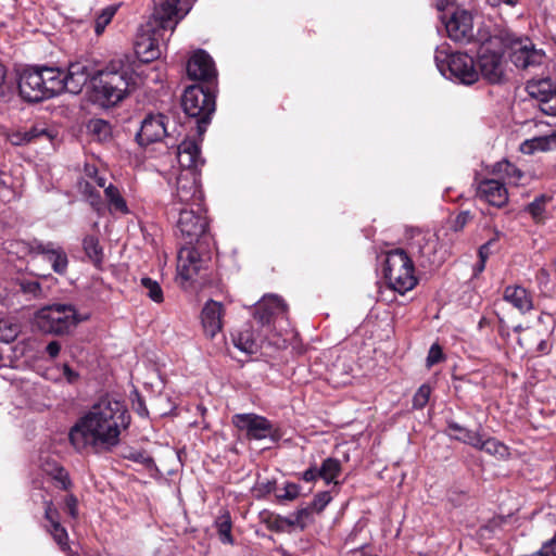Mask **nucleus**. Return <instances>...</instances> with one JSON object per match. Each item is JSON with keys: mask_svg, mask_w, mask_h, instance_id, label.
Wrapping results in <instances>:
<instances>
[{"mask_svg": "<svg viewBox=\"0 0 556 556\" xmlns=\"http://www.w3.org/2000/svg\"><path fill=\"white\" fill-rule=\"evenodd\" d=\"M46 519L49 521L48 530L52 534L54 541L58 543L60 548L67 553L68 556H74L70 553V546L67 544L68 535L64 527L58 521V511L52 507V503H48L46 507Z\"/></svg>", "mask_w": 556, "mask_h": 556, "instance_id": "obj_27", "label": "nucleus"}, {"mask_svg": "<svg viewBox=\"0 0 556 556\" xmlns=\"http://www.w3.org/2000/svg\"><path fill=\"white\" fill-rule=\"evenodd\" d=\"M46 135V130L31 127L28 130L15 129L8 132L7 138L13 146H22L30 142L33 139Z\"/></svg>", "mask_w": 556, "mask_h": 556, "instance_id": "obj_38", "label": "nucleus"}, {"mask_svg": "<svg viewBox=\"0 0 556 556\" xmlns=\"http://www.w3.org/2000/svg\"><path fill=\"white\" fill-rule=\"evenodd\" d=\"M526 89L546 115H556V85L549 78L531 79Z\"/></svg>", "mask_w": 556, "mask_h": 556, "instance_id": "obj_16", "label": "nucleus"}, {"mask_svg": "<svg viewBox=\"0 0 556 556\" xmlns=\"http://www.w3.org/2000/svg\"><path fill=\"white\" fill-rule=\"evenodd\" d=\"M313 513H315V510L313 509V507L309 504L307 507L301 508L295 513L294 520H289L287 522L290 526L299 525V526H301V528H304L306 525V521L312 517Z\"/></svg>", "mask_w": 556, "mask_h": 556, "instance_id": "obj_49", "label": "nucleus"}, {"mask_svg": "<svg viewBox=\"0 0 556 556\" xmlns=\"http://www.w3.org/2000/svg\"><path fill=\"white\" fill-rule=\"evenodd\" d=\"M178 212L177 229L187 244H192L205 233L207 229V219L204 211L199 206L175 207Z\"/></svg>", "mask_w": 556, "mask_h": 556, "instance_id": "obj_14", "label": "nucleus"}, {"mask_svg": "<svg viewBox=\"0 0 556 556\" xmlns=\"http://www.w3.org/2000/svg\"><path fill=\"white\" fill-rule=\"evenodd\" d=\"M478 65L480 74L491 84L502 83L505 76L504 46L502 36H491L479 30Z\"/></svg>", "mask_w": 556, "mask_h": 556, "instance_id": "obj_6", "label": "nucleus"}, {"mask_svg": "<svg viewBox=\"0 0 556 556\" xmlns=\"http://www.w3.org/2000/svg\"><path fill=\"white\" fill-rule=\"evenodd\" d=\"M177 162L178 168H173L172 172H187L191 169L193 173H199V167L204 164L199 144L194 140L182 141L177 149Z\"/></svg>", "mask_w": 556, "mask_h": 556, "instance_id": "obj_23", "label": "nucleus"}, {"mask_svg": "<svg viewBox=\"0 0 556 556\" xmlns=\"http://www.w3.org/2000/svg\"><path fill=\"white\" fill-rule=\"evenodd\" d=\"M97 72L98 67L89 60L71 63L66 74L58 68L56 78L60 80L59 94L63 91L77 94L88 81L91 88H93V77L97 75Z\"/></svg>", "mask_w": 556, "mask_h": 556, "instance_id": "obj_12", "label": "nucleus"}, {"mask_svg": "<svg viewBox=\"0 0 556 556\" xmlns=\"http://www.w3.org/2000/svg\"><path fill=\"white\" fill-rule=\"evenodd\" d=\"M137 80L129 66L112 61L93 77L94 98L103 106L116 105L136 89Z\"/></svg>", "mask_w": 556, "mask_h": 556, "instance_id": "obj_3", "label": "nucleus"}, {"mask_svg": "<svg viewBox=\"0 0 556 556\" xmlns=\"http://www.w3.org/2000/svg\"><path fill=\"white\" fill-rule=\"evenodd\" d=\"M256 490L262 494H268L275 490V482L273 481H257Z\"/></svg>", "mask_w": 556, "mask_h": 556, "instance_id": "obj_59", "label": "nucleus"}, {"mask_svg": "<svg viewBox=\"0 0 556 556\" xmlns=\"http://www.w3.org/2000/svg\"><path fill=\"white\" fill-rule=\"evenodd\" d=\"M287 305L277 295H265L258 303L254 313V318L256 321L266 329L270 331L271 323H275V319L279 315H283L286 313Z\"/></svg>", "mask_w": 556, "mask_h": 556, "instance_id": "obj_19", "label": "nucleus"}, {"mask_svg": "<svg viewBox=\"0 0 556 556\" xmlns=\"http://www.w3.org/2000/svg\"><path fill=\"white\" fill-rule=\"evenodd\" d=\"M81 180H90L96 186L102 188L106 185V177L99 174L98 168L92 164H86L84 168V178Z\"/></svg>", "mask_w": 556, "mask_h": 556, "instance_id": "obj_45", "label": "nucleus"}, {"mask_svg": "<svg viewBox=\"0 0 556 556\" xmlns=\"http://www.w3.org/2000/svg\"><path fill=\"white\" fill-rule=\"evenodd\" d=\"M504 49L508 51L510 61L519 68L541 65L545 52L536 49L529 37H518L515 34L502 36Z\"/></svg>", "mask_w": 556, "mask_h": 556, "instance_id": "obj_11", "label": "nucleus"}, {"mask_svg": "<svg viewBox=\"0 0 556 556\" xmlns=\"http://www.w3.org/2000/svg\"><path fill=\"white\" fill-rule=\"evenodd\" d=\"M383 271L390 288L401 294L412 290L417 283L414 264L404 250L397 249L387 254Z\"/></svg>", "mask_w": 556, "mask_h": 556, "instance_id": "obj_7", "label": "nucleus"}, {"mask_svg": "<svg viewBox=\"0 0 556 556\" xmlns=\"http://www.w3.org/2000/svg\"><path fill=\"white\" fill-rule=\"evenodd\" d=\"M187 73L191 79L211 83L216 79L215 64L204 50L195 51L187 63Z\"/></svg>", "mask_w": 556, "mask_h": 556, "instance_id": "obj_20", "label": "nucleus"}, {"mask_svg": "<svg viewBox=\"0 0 556 556\" xmlns=\"http://www.w3.org/2000/svg\"><path fill=\"white\" fill-rule=\"evenodd\" d=\"M130 424V415L121 401L103 397L81 416L71 428L68 438L78 451L111 450L119 443V438Z\"/></svg>", "mask_w": 556, "mask_h": 556, "instance_id": "obj_1", "label": "nucleus"}, {"mask_svg": "<svg viewBox=\"0 0 556 556\" xmlns=\"http://www.w3.org/2000/svg\"><path fill=\"white\" fill-rule=\"evenodd\" d=\"M140 286L153 302L161 303L164 300L163 290L156 280L149 277H143L140 280Z\"/></svg>", "mask_w": 556, "mask_h": 556, "instance_id": "obj_41", "label": "nucleus"}, {"mask_svg": "<svg viewBox=\"0 0 556 556\" xmlns=\"http://www.w3.org/2000/svg\"><path fill=\"white\" fill-rule=\"evenodd\" d=\"M233 425L247 432L248 438L263 440L273 437L274 426L265 417L256 414H238L232 418Z\"/></svg>", "mask_w": 556, "mask_h": 556, "instance_id": "obj_18", "label": "nucleus"}, {"mask_svg": "<svg viewBox=\"0 0 556 556\" xmlns=\"http://www.w3.org/2000/svg\"><path fill=\"white\" fill-rule=\"evenodd\" d=\"M475 448L484 451L485 453L498 458H506L509 455L508 447L504 443L497 441L494 438L483 439L481 434Z\"/></svg>", "mask_w": 556, "mask_h": 556, "instance_id": "obj_35", "label": "nucleus"}, {"mask_svg": "<svg viewBox=\"0 0 556 556\" xmlns=\"http://www.w3.org/2000/svg\"><path fill=\"white\" fill-rule=\"evenodd\" d=\"M200 173H193L191 169L187 172H170L167 182L172 187L173 206L175 207H193L199 206L203 200L200 188Z\"/></svg>", "mask_w": 556, "mask_h": 556, "instance_id": "obj_8", "label": "nucleus"}, {"mask_svg": "<svg viewBox=\"0 0 556 556\" xmlns=\"http://www.w3.org/2000/svg\"><path fill=\"white\" fill-rule=\"evenodd\" d=\"M215 527L217 529L219 540L224 544H233V538L231 535L232 523L228 511H224L216 518Z\"/></svg>", "mask_w": 556, "mask_h": 556, "instance_id": "obj_40", "label": "nucleus"}, {"mask_svg": "<svg viewBox=\"0 0 556 556\" xmlns=\"http://www.w3.org/2000/svg\"><path fill=\"white\" fill-rule=\"evenodd\" d=\"M56 67H28L18 77L20 96L28 102H39L59 94Z\"/></svg>", "mask_w": 556, "mask_h": 556, "instance_id": "obj_4", "label": "nucleus"}, {"mask_svg": "<svg viewBox=\"0 0 556 556\" xmlns=\"http://www.w3.org/2000/svg\"><path fill=\"white\" fill-rule=\"evenodd\" d=\"M313 513H315V510L313 509V507L309 504L307 507L301 508L295 513L294 520H289L287 522L290 526L299 525V526H301V528H304L306 525V521L312 517Z\"/></svg>", "mask_w": 556, "mask_h": 556, "instance_id": "obj_48", "label": "nucleus"}, {"mask_svg": "<svg viewBox=\"0 0 556 556\" xmlns=\"http://www.w3.org/2000/svg\"><path fill=\"white\" fill-rule=\"evenodd\" d=\"M556 149V131L545 136L533 137L525 140L520 144V151L523 154H533L535 152H546Z\"/></svg>", "mask_w": 556, "mask_h": 556, "instance_id": "obj_30", "label": "nucleus"}, {"mask_svg": "<svg viewBox=\"0 0 556 556\" xmlns=\"http://www.w3.org/2000/svg\"><path fill=\"white\" fill-rule=\"evenodd\" d=\"M439 238L432 232L417 231L413 235L409 242L410 252L418 256L422 266L440 264L441 257H438Z\"/></svg>", "mask_w": 556, "mask_h": 556, "instance_id": "obj_15", "label": "nucleus"}, {"mask_svg": "<svg viewBox=\"0 0 556 556\" xmlns=\"http://www.w3.org/2000/svg\"><path fill=\"white\" fill-rule=\"evenodd\" d=\"M37 255H42L43 260L51 263L53 270L60 275L65 274L68 265V258L65 251L53 242H47L36 245Z\"/></svg>", "mask_w": 556, "mask_h": 556, "instance_id": "obj_25", "label": "nucleus"}, {"mask_svg": "<svg viewBox=\"0 0 556 556\" xmlns=\"http://www.w3.org/2000/svg\"><path fill=\"white\" fill-rule=\"evenodd\" d=\"M94 185L96 184L90 180H80L78 184L80 192L86 197L89 204L97 213L101 214L104 211V203L99 191L96 190Z\"/></svg>", "mask_w": 556, "mask_h": 556, "instance_id": "obj_37", "label": "nucleus"}, {"mask_svg": "<svg viewBox=\"0 0 556 556\" xmlns=\"http://www.w3.org/2000/svg\"><path fill=\"white\" fill-rule=\"evenodd\" d=\"M470 218H471V215L468 211L460 212L455 219V225H454L455 229L456 230L463 229L468 224Z\"/></svg>", "mask_w": 556, "mask_h": 556, "instance_id": "obj_56", "label": "nucleus"}, {"mask_svg": "<svg viewBox=\"0 0 556 556\" xmlns=\"http://www.w3.org/2000/svg\"><path fill=\"white\" fill-rule=\"evenodd\" d=\"M484 267H485V262L483 260L479 261V263L473 267V275L478 276L480 273H482L484 270Z\"/></svg>", "mask_w": 556, "mask_h": 556, "instance_id": "obj_63", "label": "nucleus"}, {"mask_svg": "<svg viewBox=\"0 0 556 556\" xmlns=\"http://www.w3.org/2000/svg\"><path fill=\"white\" fill-rule=\"evenodd\" d=\"M56 370L59 371V376L54 379L56 382L74 384L79 380V372L74 370L67 364L58 366Z\"/></svg>", "mask_w": 556, "mask_h": 556, "instance_id": "obj_44", "label": "nucleus"}, {"mask_svg": "<svg viewBox=\"0 0 556 556\" xmlns=\"http://www.w3.org/2000/svg\"><path fill=\"white\" fill-rule=\"evenodd\" d=\"M430 394H431V389L428 384L420 386L413 397L414 408H417V409L424 408L429 401Z\"/></svg>", "mask_w": 556, "mask_h": 556, "instance_id": "obj_47", "label": "nucleus"}, {"mask_svg": "<svg viewBox=\"0 0 556 556\" xmlns=\"http://www.w3.org/2000/svg\"><path fill=\"white\" fill-rule=\"evenodd\" d=\"M87 316H80L72 304L54 303L40 308L34 318L35 325L45 333L63 336L70 333Z\"/></svg>", "mask_w": 556, "mask_h": 556, "instance_id": "obj_5", "label": "nucleus"}, {"mask_svg": "<svg viewBox=\"0 0 556 556\" xmlns=\"http://www.w3.org/2000/svg\"><path fill=\"white\" fill-rule=\"evenodd\" d=\"M443 51L437 50L435 63L441 74L464 85H471L479 79V72L473 59L466 53H452L442 58Z\"/></svg>", "mask_w": 556, "mask_h": 556, "instance_id": "obj_10", "label": "nucleus"}, {"mask_svg": "<svg viewBox=\"0 0 556 556\" xmlns=\"http://www.w3.org/2000/svg\"><path fill=\"white\" fill-rule=\"evenodd\" d=\"M84 250L88 258L94 264L100 265L103 261V250L99 239L94 236H87L83 241Z\"/></svg>", "mask_w": 556, "mask_h": 556, "instance_id": "obj_39", "label": "nucleus"}, {"mask_svg": "<svg viewBox=\"0 0 556 556\" xmlns=\"http://www.w3.org/2000/svg\"><path fill=\"white\" fill-rule=\"evenodd\" d=\"M21 290L24 293L30 294L33 296H39L41 294L40 283L36 280H24L21 282Z\"/></svg>", "mask_w": 556, "mask_h": 556, "instance_id": "obj_52", "label": "nucleus"}, {"mask_svg": "<svg viewBox=\"0 0 556 556\" xmlns=\"http://www.w3.org/2000/svg\"><path fill=\"white\" fill-rule=\"evenodd\" d=\"M225 307L220 302L207 301L201 312V321L207 338L214 339L223 330Z\"/></svg>", "mask_w": 556, "mask_h": 556, "instance_id": "obj_22", "label": "nucleus"}, {"mask_svg": "<svg viewBox=\"0 0 556 556\" xmlns=\"http://www.w3.org/2000/svg\"><path fill=\"white\" fill-rule=\"evenodd\" d=\"M181 104L188 116L198 118L199 134L204 132L215 111L214 93L208 88L190 86L184 92Z\"/></svg>", "mask_w": 556, "mask_h": 556, "instance_id": "obj_9", "label": "nucleus"}, {"mask_svg": "<svg viewBox=\"0 0 556 556\" xmlns=\"http://www.w3.org/2000/svg\"><path fill=\"white\" fill-rule=\"evenodd\" d=\"M447 429L450 431V437L453 439L460 441L463 443L469 444L471 446H476L479 442L480 433L477 431L469 430L467 428L462 427L457 422H448Z\"/></svg>", "mask_w": 556, "mask_h": 556, "instance_id": "obj_36", "label": "nucleus"}, {"mask_svg": "<svg viewBox=\"0 0 556 556\" xmlns=\"http://www.w3.org/2000/svg\"><path fill=\"white\" fill-rule=\"evenodd\" d=\"M547 200L548 199L546 197L541 195L534 199V201H532L530 204H528L527 212L531 214L533 219L540 220L542 218L543 213L545 212V204Z\"/></svg>", "mask_w": 556, "mask_h": 556, "instance_id": "obj_46", "label": "nucleus"}, {"mask_svg": "<svg viewBox=\"0 0 556 556\" xmlns=\"http://www.w3.org/2000/svg\"><path fill=\"white\" fill-rule=\"evenodd\" d=\"M488 4H490L493 8H497L501 4H506V0H485Z\"/></svg>", "mask_w": 556, "mask_h": 556, "instance_id": "obj_64", "label": "nucleus"}, {"mask_svg": "<svg viewBox=\"0 0 556 556\" xmlns=\"http://www.w3.org/2000/svg\"><path fill=\"white\" fill-rule=\"evenodd\" d=\"M166 134L165 116L149 114L141 122L136 139L140 146H148L162 140Z\"/></svg>", "mask_w": 556, "mask_h": 556, "instance_id": "obj_21", "label": "nucleus"}, {"mask_svg": "<svg viewBox=\"0 0 556 556\" xmlns=\"http://www.w3.org/2000/svg\"><path fill=\"white\" fill-rule=\"evenodd\" d=\"M301 478L305 482H313L319 478V470L316 466H311L302 473Z\"/></svg>", "mask_w": 556, "mask_h": 556, "instance_id": "obj_57", "label": "nucleus"}, {"mask_svg": "<svg viewBox=\"0 0 556 556\" xmlns=\"http://www.w3.org/2000/svg\"><path fill=\"white\" fill-rule=\"evenodd\" d=\"M41 241H24V240H10L4 243V249L8 254L14 255L17 258H24L30 254L37 255V247Z\"/></svg>", "mask_w": 556, "mask_h": 556, "instance_id": "obj_33", "label": "nucleus"}, {"mask_svg": "<svg viewBox=\"0 0 556 556\" xmlns=\"http://www.w3.org/2000/svg\"><path fill=\"white\" fill-rule=\"evenodd\" d=\"M92 131L94 132H104V135H108L110 131L109 124L102 119H98L91 123L90 125Z\"/></svg>", "mask_w": 556, "mask_h": 556, "instance_id": "obj_60", "label": "nucleus"}, {"mask_svg": "<svg viewBox=\"0 0 556 556\" xmlns=\"http://www.w3.org/2000/svg\"><path fill=\"white\" fill-rule=\"evenodd\" d=\"M331 495L328 491L319 492L314 496L311 506L315 513H320L330 503Z\"/></svg>", "mask_w": 556, "mask_h": 556, "instance_id": "obj_50", "label": "nucleus"}, {"mask_svg": "<svg viewBox=\"0 0 556 556\" xmlns=\"http://www.w3.org/2000/svg\"><path fill=\"white\" fill-rule=\"evenodd\" d=\"M42 471L50 476L55 485L62 490H68L72 485L68 472L54 460H46L41 464Z\"/></svg>", "mask_w": 556, "mask_h": 556, "instance_id": "obj_32", "label": "nucleus"}, {"mask_svg": "<svg viewBox=\"0 0 556 556\" xmlns=\"http://www.w3.org/2000/svg\"><path fill=\"white\" fill-rule=\"evenodd\" d=\"M441 361H443L442 349L439 344H432L427 356V366L431 367Z\"/></svg>", "mask_w": 556, "mask_h": 556, "instance_id": "obj_53", "label": "nucleus"}, {"mask_svg": "<svg viewBox=\"0 0 556 556\" xmlns=\"http://www.w3.org/2000/svg\"><path fill=\"white\" fill-rule=\"evenodd\" d=\"M479 195L491 205L502 207L508 201V192L500 179H484L478 186Z\"/></svg>", "mask_w": 556, "mask_h": 556, "instance_id": "obj_24", "label": "nucleus"}, {"mask_svg": "<svg viewBox=\"0 0 556 556\" xmlns=\"http://www.w3.org/2000/svg\"><path fill=\"white\" fill-rule=\"evenodd\" d=\"M232 342L238 350L245 354H255L261 348L260 336H255L249 325L232 334Z\"/></svg>", "mask_w": 556, "mask_h": 556, "instance_id": "obj_28", "label": "nucleus"}, {"mask_svg": "<svg viewBox=\"0 0 556 556\" xmlns=\"http://www.w3.org/2000/svg\"><path fill=\"white\" fill-rule=\"evenodd\" d=\"M493 173L497 179L503 180L504 185H518L523 177V173L506 160L497 162L493 167Z\"/></svg>", "mask_w": 556, "mask_h": 556, "instance_id": "obj_31", "label": "nucleus"}, {"mask_svg": "<svg viewBox=\"0 0 556 556\" xmlns=\"http://www.w3.org/2000/svg\"><path fill=\"white\" fill-rule=\"evenodd\" d=\"M77 503V498L73 494L67 495L65 498V509L72 518H76L78 516Z\"/></svg>", "mask_w": 556, "mask_h": 556, "instance_id": "obj_55", "label": "nucleus"}, {"mask_svg": "<svg viewBox=\"0 0 556 556\" xmlns=\"http://www.w3.org/2000/svg\"><path fill=\"white\" fill-rule=\"evenodd\" d=\"M116 11L117 7L109 5L97 15L94 22V31L97 35H101L104 31L105 27L111 23Z\"/></svg>", "mask_w": 556, "mask_h": 556, "instance_id": "obj_43", "label": "nucleus"}, {"mask_svg": "<svg viewBox=\"0 0 556 556\" xmlns=\"http://www.w3.org/2000/svg\"><path fill=\"white\" fill-rule=\"evenodd\" d=\"M12 94V90L10 87L5 85V70L2 64H0V101L7 102L10 100Z\"/></svg>", "mask_w": 556, "mask_h": 556, "instance_id": "obj_54", "label": "nucleus"}, {"mask_svg": "<svg viewBox=\"0 0 556 556\" xmlns=\"http://www.w3.org/2000/svg\"><path fill=\"white\" fill-rule=\"evenodd\" d=\"M206 271V261L199 252L189 245L182 247L177 256V280L186 288L195 282L198 278H204Z\"/></svg>", "mask_w": 556, "mask_h": 556, "instance_id": "obj_13", "label": "nucleus"}, {"mask_svg": "<svg viewBox=\"0 0 556 556\" xmlns=\"http://www.w3.org/2000/svg\"><path fill=\"white\" fill-rule=\"evenodd\" d=\"M194 0H159L147 29L135 42L136 54L143 62L157 59L177 24L190 11Z\"/></svg>", "mask_w": 556, "mask_h": 556, "instance_id": "obj_2", "label": "nucleus"}, {"mask_svg": "<svg viewBox=\"0 0 556 556\" xmlns=\"http://www.w3.org/2000/svg\"><path fill=\"white\" fill-rule=\"evenodd\" d=\"M319 478L325 481L326 484H338V477L341 473L342 467L339 459L328 457L324 459L321 466L318 468Z\"/></svg>", "mask_w": 556, "mask_h": 556, "instance_id": "obj_34", "label": "nucleus"}, {"mask_svg": "<svg viewBox=\"0 0 556 556\" xmlns=\"http://www.w3.org/2000/svg\"><path fill=\"white\" fill-rule=\"evenodd\" d=\"M489 245H490V242H488V243H485V244L480 247V249H479V258H480V261L483 260L484 262H486V258L489 256Z\"/></svg>", "mask_w": 556, "mask_h": 556, "instance_id": "obj_62", "label": "nucleus"}, {"mask_svg": "<svg viewBox=\"0 0 556 556\" xmlns=\"http://www.w3.org/2000/svg\"><path fill=\"white\" fill-rule=\"evenodd\" d=\"M300 494V486L295 483H287L283 491L277 495L280 501H292Z\"/></svg>", "mask_w": 556, "mask_h": 556, "instance_id": "obj_51", "label": "nucleus"}, {"mask_svg": "<svg viewBox=\"0 0 556 556\" xmlns=\"http://www.w3.org/2000/svg\"><path fill=\"white\" fill-rule=\"evenodd\" d=\"M60 351H61V344L58 341H51L46 346V352L48 353V355L51 358H55L59 355Z\"/></svg>", "mask_w": 556, "mask_h": 556, "instance_id": "obj_61", "label": "nucleus"}, {"mask_svg": "<svg viewBox=\"0 0 556 556\" xmlns=\"http://www.w3.org/2000/svg\"><path fill=\"white\" fill-rule=\"evenodd\" d=\"M503 299L522 314L533 308L532 295L526 288L518 285L507 286L504 289Z\"/></svg>", "mask_w": 556, "mask_h": 556, "instance_id": "obj_26", "label": "nucleus"}, {"mask_svg": "<svg viewBox=\"0 0 556 556\" xmlns=\"http://www.w3.org/2000/svg\"><path fill=\"white\" fill-rule=\"evenodd\" d=\"M541 548L549 556H556V531L553 538L546 541Z\"/></svg>", "mask_w": 556, "mask_h": 556, "instance_id": "obj_58", "label": "nucleus"}, {"mask_svg": "<svg viewBox=\"0 0 556 556\" xmlns=\"http://www.w3.org/2000/svg\"><path fill=\"white\" fill-rule=\"evenodd\" d=\"M447 36L460 43H468L473 39L472 14L464 9H456L447 20H443Z\"/></svg>", "mask_w": 556, "mask_h": 556, "instance_id": "obj_17", "label": "nucleus"}, {"mask_svg": "<svg viewBox=\"0 0 556 556\" xmlns=\"http://www.w3.org/2000/svg\"><path fill=\"white\" fill-rule=\"evenodd\" d=\"M102 188L104 189L105 202L110 214L127 215L130 213L125 198L116 186L110 182Z\"/></svg>", "mask_w": 556, "mask_h": 556, "instance_id": "obj_29", "label": "nucleus"}, {"mask_svg": "<svg viewBox=\"0 0 556 556\" xmlns=\"http://www.w3.org/2000/svg\"><path fill=\"white\" fill-rule=\"evenodd\" d=\"M20 333V326L10 318H0V341L11 342Z\"/></svg>", "mask_w": 556, "mask_h": 556, "instance_id": "obj_42", "label": "nucleus"}]
</instances>
